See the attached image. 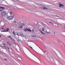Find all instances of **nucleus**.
Segmentation results:
<instances>
[{"instance_id":"10","label":"nucleus","mask_w":65,"mask_h":65,"mask_svg":"<svg viewBox=\"0 0 65 65\" xmlns=\"http://www.w3.org/2000/svg\"><path fill=\"white\" fill-rule=\"evenodd\" d=\"M20 25H21V26H25V24L23 23H21Z\"/></svg>"},{"instance_id":"24","label":"nucleus","mask_w":65,"mask_h":65,"mask_svg":"<svg viewBox=\"0 0 65 65\" xmlns=\"http://www.w3.org/2000/svg\"><path fill=\"white\" fill-rule=\"evenodd\" d=\"M43 9H45V8L46 9V8H45V7H44L43 8Z\"/></svg>"},{"instance_id":"39","label":"nucleus","mask_w":65,"mask_h":65,"mask_svg":"<svg viewBox=\"0 0 65 65\" xmlns=\"http://www.w3.org/2000/svg\"><path fill=\"white\" fill-rule=\"evenodd\" d=\"M46 52V51H44V53H45Z\"/></svg>"},{"instance_id":"23","label":"nucleus","mask_w":65,"mask_h":65,"mask_svg":"<svg viewBox=\"0 0 65 65\" xmlns=\"http://www.w3.org/2000/svg\"><path fill=\"white\" fill-rule=\"evenodd\" d=\"M34 29H32V30L31 32H32V33H34Z\"/></svg>"},{"instance_id":"17","label":"nucleus","mask_w":65,"mask_h":65,"mask_svg":"<svg viewBox=\"0 0 65 65\" xmlns=\"http://www.w3.org/2000/svg\"><path fill=\"white\" fill-rule=\"evenodd\" d=\"M15 35H18V36H19V35L18 34V32H16L15 33Z\"/></svg>"},{"instance_id":"7","label":"nucleus","mask_w":65,"mask_h":65,"mask_svg":"<svg viewBox=\"0 0 65 65\" xmlns=\"http://www.w3.org/2000/svg\"><path fill=\"white\" fill-rule=\"evenodd\" d=\"M32 36L34 37H36V36L35 34H32Z\"/></svg>"},{"instance_id":"40","label":"nucleus","mask_w":65,"mask_h":65,"mask_svg":"<svg viewBox=\"0 0 65 65\" xmlns=\"http://www.w3.org/2000/svg\"><path fill=\"white\" fill-rule=\"evenodd\" d=\"M14 1V0H12V1H13H13Z\"/></svg>"},{"instance_id":"4","label":"nucleus","mask_w":65,"mask_h":65,"mask_svg":"<svg viewBox=\"0 0 65 65\" xmlns=\"http://www.w3.org/2000/svg\"><path fill=\"white\" fill-rule=\"evenodd\" d=\"M2 47H6V46L5 44L4 43H2Z\"/></svg>"},{"instance_id":"13","label":"nucleus","mask_w":65,"mask_h":65,"mask_svg":"<svg viewBox=\"0 0 65 65\" xmlns=\"http://www.w3.org/2000/svg\"><path fill=\"white\" fill-rule=\"evenodd\" d=\"M6 32H8V30H9V28H7L6 29Z\"/></svg>"},{"instance_id":"20","label":"nucleus","mask_w":65,"mask_h":65,"mask_svg":"<svg viewBox=\"0 0 65 65\" xmlns=\"http://www.w3.org/2000/svg\"><path fill=\"white\" fill-rule=\"evenodd\" d=\"M7 37H8V38H10V39H11V37H10V36H7Z\"/></svg>"},{"instance_id":"46","label":"nucleus","mask_w":65,"mask_h":65,"mask_svg":"<svg viewBox=\"0 0 65 65\" xmlns=\"http://www.w3.org/2000/svg\"><path fill=\"white\" fill-rule=\"evenodd\" d=\"M15 34L14 35V36H15Z\"/></svg>"},{"instance_id":"42","label":"nucleus","mask_w":65,"mask_h":65,"mask_svg":"<svg viewBox=\"0 0 65 65\" xmlns=\"http://www.w3.org/2000/svg\"><path fill=\"white\" fill-rule=\"evenodd\" d=\"M5 60H7V59H5Z\"/></svg>"},{"instance_id":"31","label":"nucleus","mask_w":65,"mask_h":65,"mask_svg":"<svg viewBox=\"0 0 65 65\" xmlns=\"http://www.w3.org/2000/svg\"><path fill=\"white\" fill-rule=\"evenodd\" d=\"M4 30H2L1 31V32H4Z\"/></svg>"},{"instance_id":"2","label":"nucleus","mask_w":65,"mask_h":65,"mask_svg":"<svg viewBox=\"0 0 65 65\" xmlns=\"http://www.w3.org/2000/svg\"><path fill=\"white\" fill-rule=\"evenodd\" d=\"M6 12L5 11H3L1 12V14L2 16H4L6 14Z\"/></svg>"},{"instance_id":"8","label":"nucleus","mask_w":65,"mask_h":65,"mask_svg":"<svg viewBox=\"0 0 65 65\" xmlns=\"http://www.w3.org/2000/svg\"><path fill=\"white\" fill-rule=\"evenodd\" d=\"M38 24V22L37 21H35L34 23V24L35 25H37Z\"/></svg>"},{"instance_id":"34","label":"nucleus","mask_w":65,"mask_h":65,"mask_svg":"<svg viewBox=\"0 0 65 65\" xmlns=\"http://www.w3.org/2000/svg\"><path fill=\"white\" fill-rule=\"evenodd\" d=\"M51 24H52V25H54V23H52Z\"/></svg>"},{"instance_id":"47","label":"nucleus","mask_w":65,"mask_h":65,"mask_svg":"<svg viewBox=\"0 0 65 65\" xmlns=\"http://www.w3.org/2000/svg\"><path fill=\"white\" fill-rule=\"evenodd\" d=\"M1 54V53L0 52V54Z\"/></svg>"},{"instance_id":"49","label":"nucleus","mask_w":65,"mask_h":65,"mask_svg":"<svg viewBox=\"0 0 65 65\" xmlns=\"http://www.w3.org/2000/svg\"><path fill=\"white\" fill-rule=\"evenodd\" d=\"M19 23H20V22Z\"/></svg>"},{"instance_id":"29","label":"nucleus","mask_w":65,"mask_h":65,"mask_svg":"<svg viewBox=\"0 0 65 65\" xmlns=\"http://www.w3.org/2000/svg\"><path fill=\"white\" fill-rule=\"evenodd\" d=\"M13 2H16V1L14 0L13 1Z\"/></svg>"},{"instance_id":"3","label":"nucleus","mask_w":65,"mask_h":65,"mask_svg":"<svg viewBox=\"0 0 65 65\" xmlns=\"http://www.w3.org/2000/svg\"><path fill=\"white\" fill-rule=\"evenodd\" d=\"M61 3H60L59 4V7H64V5Z\"/></svg>"},{"instance_id":"9","label":"nucleus","mask_w":65,"mask_h":65,"mask_svg":"<svg viewBox=\"0 0 65 65\" xmlns=\"http://www.w3.org/2000/svg\"><path fill=\"white\" fill-rule=\"evenodd\" d=\"M7 43L8 44V45H9V46H11V44H10V43H9V42H7Z\"/></svg>"},{"instance_id":"11","label":"nucleus","mask_w":65,"mask_h":65,"mask_svg":"<svg viewBox=\"0 0 65 65\" xmlns=\"http://www.w3.org/2000/svg\"><path fill=\"white\" fill-rule=\"evenodd\" d=\"M19 28L22 29V28H23V26H19Z\"/></svg>"},{"instance_id":"41","label":"nucleus","mask_w":65,"mask_h":65,"mask_svg":"<svg viewBox=\"0 0 65 65\" xmlns=\"http://www.w3.org/2000/svg\"><path fill=\"white\" fill-rule=\"evenodd\" d=\"M18 41H19V40H18Z\"/></svg>"},{"instance_id":"35","label":"nucleus","mask_w":65,"mask_h":65,"mask_svg":"<svg viewBox=\"0 0 65 65\" xmlns=\"http://www.w3.org/2000/svg\"><path fill=\"white\" fill-rule=\"evenodd\" d=\"M1 29H3V30H4V28H1Z\"/></svg>"},{"instance_id":"21","label":"nucleus","mask_w":65,"mask_h":65,"mask_svg":"<svg viewBox=\"0 0 65 65\" xmlns=\"http://www.w3.org/2000/svg\"><path fill=\"white\" fill-rule=\"evenodd\" d=\"M10 15H12L13 14V13L12 12H10Z\"/></svg>"},{"instance_id":"18","label":"nucleus","mask_w":65,"mask_h":65,"mask_svg":"<svg viewBox=\"0 0 65 65\" xmlns=\"http://www.w3.org/2000/svg\"><path fill=\"white\" fill-rule=\"evenodd\" d=\"M0 9H5V8L3 7H0Z\"/></svg>"},{"instance_id":"26","label":"nucleus","mask_w":65,"mask_h":65,"mask_svg":"<svg viewBox=\"0 0 65 65\" xmlns=\"http://www.w3.org/2000/svg\"><path fill=\"white\" fill-rule=\"evenodd\" d=\"M24 31H27V30H26V29H24Z\"/></svg>"},{"instance_id":"32","label":"nucleus","mask_w":65,"mask_h":65,"mask_svg":"<svg viewBox=\"0 0 65 65\" xmlns=\"http://www.w3.org/2000/svg\"><path fill=\"white\" fill-rule=\"evenodd\" d=\"M4 32H7L6 30H4Z\"/></svg>"},{"instance_id":"43","label":"nucleus","mask_w":65,"mask_h":65,"mask_svg":"<svg viewBox=\"0 0 65 65\" xmlns=\"http://www.w3.org/2000/svg\"><path fill=\"white\" fill-rule=\"evenodd\" d=\"M64 28H65V26H64Z\"/></svg>"},{"instance_id":"33","label":"nucleus","mask_w":65,"mask_h":65,"mask_svg":"<svg viewBox=\"0 0 65 65\" xmlns=\"http://www.w3.org/2000/svg\"><path fill=\"white\" fill-rule=\"evenodd\" d=\"M30 47H31V48H32V49H33V48H32V47H31V46H30Z\"/></svg>"},{"instance_id":"1","label":"nucleus","mask_w":65,"mask_h":65,"mask_svg":"<svg viewBox=\"0 0 65 65\" xmlns=\"http://www.w3.org/2000/svg\"><path fill=\"white\" fill-rule=\"evenodd\" d=\"M14 18V14H13V15H11L10 16H8L7 17V18L8 19V20H10L11 21L13 18Z\"/></svg>"},{"instance_id":"15","label":"nucleus","mask_w":65,"mask_h":65,"mask_svg":"<svg viewBox=\"0 0 65 65\" xmlns=\"http://www.w3.org/2000/svg\"><path fill=\"white\" fill-rule=\"evenodd\" d=\"M40 32L42 34H45V33H44V32L42 31H40Z\"/></svg>"},{"instance_id":"22","label":"nucleus","mask_w":65,"mask_h":65,"mask_svg":"<svg viewBox=\"0 0 65 65\" xmlns=\"http://www.w3.org/2000/svg\"><path fill=\"white\" fill-rule=\"evenodd\" d=\"M11 42L12 43V44H15V43H14V42H13V41H12Z\"/></svg>"},{"instance_id":"16","label":"nucleus","mask_w":65,"mask_h":65,"mask_svg":"<svg viewBox=\"0 0 65 65\" xmlns=\"http://www.w3.org/2000/svg\"><path fill=\"white\" fill-rule=\"evenodd\" d=\"M40 25L38 24L37 26V27L38 28H39V27H40Z\"/></svg>"},{"instance_id":"28","label":"nucleus","mask_w":65,"mask_h":65,"mask_svg":"<svg viewBox=\"0 0 65 65\" xmlns=\"http://www.w3.org/2000/svg\"><path fill=\"white\" fill-rule=\"evenodd\" d=\"M14 23H17V22H16V21H14Z\"/></svg>"},{"instance_id":"48","label":"nucleus","mask_w":65,"mask_h":65,"mask_svg":"<svg viewBox=\"0 0 65 65\" xmlns=\"http://www.w3.org/2000/svg\"><path fill=\"white\" fill-rule=\"evenodd\" d=\"M16 1H17V0H16Z\"/></svg>"},{"instance_id":"30","label":"nucleus","mask_w":65,"mask_h":65,"mask_svg":"<svg viewBox=\"0 0 65 65\" xmlns=\"http://www.w3.org/2000/svg\"><path fill=\"white\" fill-rule=\"evenodd\" d=\"M13 34H14V31H13Z\"/></svg>"},{"instance_id":"5","label":"nucleus","mask_w":65,"mask_h":65,"mask_svg":"<svg viewBox=\"0 0 65 65\" xmlns=\"http://www.w3.org/2000/svg\"><path fill=\"white\" fill-rule=\"evenodd\" d=\"M45 34H50V33H49V32H47V30H46L45 31Z\"/></svg>"},{"instance_id":"25","label":"nucleus","mask_w":65,"mask_h":65,"mask_svg":"<svg viewBox=\"0 0 65 65\" xmlns=\"http://www.w3.org/2000/svg\"><path fill=\"white\" fill-rule=\"evenodd\" d=\"M49 22L50 23V24H52V22H51V21H49Z\"/></svg>"},{"instance_id":"14","label":"nucleus","mask_w":65,"mask_h":65,"mask_svg":"<svg viewBox=\"0 0 65 65\" xmlns=\"http://www.w3.org/2000/svg\"><path fill=\"white\" fill-rule=\"evenodd\" d=\"M11 39H12V40L13 41H15V40H14V39H13V38H11Z\"/></svg>"},{"instance_id":"37","label":"nucleus","mask_w":65,"mask_h":65,"mask_svg":"<svg viewBox=\"0 0 65 65\" xmlns=\"http://www.w3.org/2000/svg\"><path fill=\"white\" fill-rule=\"evenodd\" d=\"M8 50H9V47L8 48Z\"/></svg>"},{"instance_id":"6","label":"nucleus","mask_w":65,"mask_h":65,"mask_svg":"<svg viewBox=\"0 0 65 65\" xmlns=\"http://www.w3.org/2000/svg\"><path fill=\"white\" fill-rule=\"evenodd\" d=\"M20 35L21 36H24V35L22 32H20Z\"/></svg>"},{"instance_id":"19","label":"nucleus","mask_w":65,"mask_h":65,"mask_svg":"<svg viewBox=\"0 0 65 65\" xmlns=\"http://www.w3.org/2000/svg\"><path fill=\"white\" fill-rule=\"evenodd\" d=\"M42 31H44V28H43L42 29Z\"/></svg>"},{"instance_id":"12","label":"nucleus","mask_w":65,"mask_h":65,"mask_svg":"<svg viewBox=\"0 0 65 65\" xmlns=\"http://www.w3.org/2000/svg\"><path fill=\"white\" fill-rule=\"evenodd\" d=\"M27 30L28 31H29V32H31V30L30 29H27Z\"/></svg>"},{"instance_id":"44","label":"nucleus","mask_w":65,"mask_h":65,"mask_svg":"<svg viewBox=\"0 0 65 65\" xmlns=\"http://www.w3.org/2000/svg\"><path fill=\"white\" fill-rule=\"evenodd\" d=\"M40 8H41V7H40Z\"/></svg>"},{"instance_id":"38","label":"nucleus","mask_w":65,"mask_h":65,"mask_svg":"<svg viewBox=\"0 0 65 65\" xmlns=\"http://www.w3.org/2000/svg\"><path fill=\"white\" fill-rule=\"evenodd\" d=\"M1 36H1V35H0V37H1Z\"/></svg>"},{"instance_id":"36","label":"nucleus","mask_w":65,"mask_h":65,"mask_svg":"<svg viewBox=\"0 0 65 65\" xmlns=\"http://www.w3.org/2000/svg\"><path fill=\"white\" fill-rule=\"evenodd\" d=\"M54 34H55V33H56V32H54Z\"/></svg>"},{"instance_id":"27","label":"nucleus","mask_w":65,"mask_h":65,"mask_svg":"<svg viewBox=\"0 0 65 65\" xmlns=\"http://www.w3.org/2000/svg\"><path fill=\"white\" fill-rule=\"evenodd\" d=\"M2 10H0V11H2V12L3 11Z\"/></svg>"},{"instance_id":"45","label":"nucleus","mask_w":65,"mask_h":65,"mask_svg":"<svg viewBox=\"0 0 65 65\" xmlns=\"http://www.w3.org/2000/svg\"><path fill=\"white\" fill-rule=\"evenodd\" d=\"M55 17H58V16H56Z\"/></svg>"}]
</instances>
